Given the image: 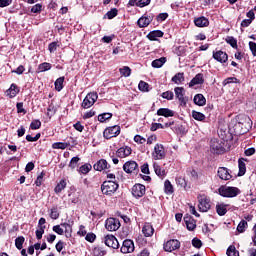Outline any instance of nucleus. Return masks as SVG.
<instances>
[{
    "label": "nucleus",
    "mask_w": 256,
    "mask_h": 256,
    "mask_svg": "<svg viewBox=\"0 0 256 256\" xmlns=\"http://www.w3.org/2000/svg\"><path fill=\"white\" fill-rule=\"evenodd\" d=\"M117 189H119V184L113 180L104 181L101 185L103 195H114Z\"/></svg>",
    "instance_id": "f257e3e1"
},
{
    "label": "nucleus",
    "mask_w": 256,
    "mask_h": 256,
    "mask_svg": "<svg viewBox=\"0 0 256 256\" xmlns=\"http://www.w3.org/2000/svg\"><path fill=\"white\" fill-rule=\"evenodd\" d=\"M218 193L221 195V197L233 198L237 197V195L241 193V190H239L237 187L221 186L218 189Z\"/></svg>",
    "instance_id": "f03ea898"
},
{
    "label": "nucleus",
    "mask_w": 256,
    "mask_h": 256,
    "mask_svg": "<svg viewBox=\"0 0 256 256\" xmlns=\"http://www.w3.org/2000/svg\"><path fill=\"white\" fill-rule=\"evenodd\" d=\"M52 231L57 233V235H63L65 233L66 237L69 238L71 237V233H73V228L69 223H61L60 225L53 226Z\"/></svg>",
    "instance_id": "7ed1b4c3"
},
{
    "label": "nucleus",
    "mask_w": 256,
    "mask_h": 256,
    "mask_svg": "<svg viewBox=\"0 0 256 256\" xmlns=\"http://www.w3.org/2000/svg\"><path fill=\"white\" fill-rule=\"evenodd\" d=\"M240 121H246L248 123V125H245L243 128V123L242 122H238L235 124L234 126V131L236 133V135H244V133H247V131H249V121H251V118H249V116H242L240 118Z\"/></svg>",
    "instance_id": "20e7f679"
},
{
    "label": "nucleus",
    "mask_w": 256,
    "mask_h": 256,
    "mask_svg": "<svg viewBox=\"0 0 256 256\" xmlns=\"http://www.w3.org/2000/svg\"><path fill=\"white\" fill-rule=\"evenodd\" d=\"M198 209L202 213H207L211 209V200L206 195H198Z\"/></svg>",
    "instance_id": "39448f33"
},
{
    "label": "nucleus",
    "mask_w": 256,
    "mask_h": 256,
    "mask_svg": "<svg viewBox=\"0 0 256 256\" xmlns=\"http://www.w3.org/2000/svg\"><path fill=\"white\" fill-rule=\"evenodd\" d=\"M99 99V95L96 92H90L86 95L82 102L83 109H89L95 105V102Z\"/></svg>",
    "instance_id": "423d86ee"
},
{
    "label": "nucleus",
    "mask_w": 256,
    "mask_h": 256,
    "mask_svg": "<svg viewBox=\"0 0 256 256\" xmlns=\"http://www.w3.org/2000/svg\"><path fill=\"white\" fill-rule=\"evenodd\" d=\"M165 156V147L162 144H156L154 146V151L152 152V159L161 161V159H165Z\"/></svg>",
    "instance_id": "0eeeda50"
},
{
    "label": "nucleus",
    "mask_w": 256,
    "mask_h": 256,
    "mask_svg": "<svg viewBox=\"0 0 256 256\" xmlns=\"http://www.w3.org/2000/svg\"><path fill=\"white\" fill-rule=\"evenodd\" d=\"M210 148L212 153H216V155H221L222 153H225V147H223V142H220L217 139L211 140Z\"/></svg>",
    "instance_id": "6e6552de"
},
{
    "label": "nucleus",
    "mask_w": 256,
    "mask_h": 256,
    "mask_svg": "<svg viewBox=\"0 0 256 256\" xmlns=\"http://www.w3.org/2000/svg\"><path fill=\"white\" fill-rule=\"evenodd\" d=\"M119 133H121V127L115 125V126L106 128L103 132V135L105 139H113V137H117Z\"/></svg>",
    "instance_id": "1a4fd4ad"
},
{
    "label": "nucleus",
    "mask_w": 256,
    "mask_h": 256,
    "mask_svg": "<svg viewBox=\"0 0 256 256\" xmlns=\"http://www.w3.org/2000/svg\"><path fill=\"white\" fill-rule=\"evenodd\" d=\"M123 171H125V173L137 174L139 173V165L133 160L127 161L123 165Z\"/></svg>",
    "instance_id": "9d476101"
},
{
    "label": "nucleus",
    "mask_w": 256,
    "mask_h": 256,
    "mask_svg": "<svg viewBox=\"0 0 256 256\" xmlns=\"http://www.w3.org/2000/svg\"><path fill=\"white\" fill-rule=\"evenodd\" d=\"M107 231H117L121 227V222L116 218H108L105 222Z\"/></svg>",
    "instance_id": "9b49d317"
},
{
    "label": "nucleus",
    "mask_w": 256,
    "mask_h": 256,
    "mask_svg": "<svg viewBox=\"0 0 256 256\" xmlns=\"http://www.w3.org/2000/svg\"><path fill=\"white\" fill-rule=\"evenodd\" d=\"M174 93H175L177 99L179 100L181 107H185V105H187V99H185V88L176 87L174 89Z\"/></svg>",
    "instance_id": "f8f14e48"
},
{
    "label": "nucleus",
    "mask_w": 256,
    "mask_h": 256,
    "mask_svg": "<svg viewBox=\"0 0 256 256\" xmlns=\"http://www.w3.org/2000/svg\"><path fill=\"white\" fill-rule=\"evenodd\" d=\"M181 247V242L179 240H169L164 244V251L171 253V251H175Z\"/></svg>",
    "instance_id": "ddd939ff"
},
{
    "label": "nucleus",
    "mask_w": 256,
    "mask_h": 256,
    "mask_svg": "<svg viewBox=\"0 0 256 256\" xmlns=\"http://www.w3.org/2000/svg\"><path fill=\"white\" fill-rule=\"evenodd\" d=\"M145 191H146L145 185H142V184H135L132 187V195L136 199L143 197V195H145Z\"/></svg>",
    "instance_id": "4468645a"
},
{
    "label": "nucleus",
    "mask_w": 256,
    "mask_h": 256,
    "mask_svg": "<svg viewBox=\"0 0 256 256\" xmlns=\"http://www.w3.org/2000/svg\"><path fill=\"white\" fill-rule=\"evenodd\" d=\"M217 175L219 179H222V181H229L233 178V175H231V172L226 167H219Z\"/></svg>",
    "instance_id": "2eb2a0df"
},
{
    "label": "nucleus",
    "mask_w": 256,
    "mask_h": 256,
    "mask_svg": "<svg viewBox=\"0 0 256 256\" xmlns=\"http://www.w3.org/2000/svg\"><path fill=\"white\" fill-rule=\"evenodd\" d=\"M120 251L121 253H133V251H135V244L132 240H124Z\"/></svg>",
    "instance_id": "dca6fc26"
},
{
    "label": "nucleus",
    "mask_w": 256,
    "mask_h": 256,
    "mask_svg": "<svg viewBox=\"0 0 256 256\" xmlns=\"http://www.w3.org/2000/svg\"><path fill=\"white\" fill-rule=\"evenodd\" d=\"M105 245L111 247L112 249H119V241L114 235H107L105 237Z\"/></svg>",
    "instance_id": "f3484780"
},
{
    "label": "nucleus",
    "mask_w": 256,
    "mask_h": 256,
    "mask_svg": "<svg viewBox=\"0 0 256 256\" xmlns=\"http://www.w3.org/2000/svg\"><path fill=\"white\" fill-rule=\"evenodd\" d=\"M132 152H133V150L131 149V147H129V146H124V147H120V148L116 151V155H117V157H119L120 159H125V157H129V155H131Z\"/></svg>",
    "instance_id": "a211bd4d"
},
{
    "label": "nucleus",
    "mask_w": 256,
    "mask_h": 256,
    "mask_svg": "<svg viewBox=\"0 0 256 256\" xmlns=\"http://www.w3.org/2000/svg\"><path fill=\"white\" fill-rule=\"evenodd\" d=\"M213 59H215L219 63H227L229 56L227 55V53L221 50H218L216 52H213Z\"/></svg>",
    "instance_id": "6ab92c4d"
},
{
    "label": "nucleus",
    "mask_w": 256,
    "mask_h": 256,
    "mask_svg": "<svg viewBox=\"0 0 256 256\" xmlns=\"http://www.w3.org/2000/svg\"><path fill=\"white\" fill-rule=\"evenodd\" d=\"M142 233L144 237H153V233H155V229L153 228V225L150 223H145L142 228Z\"/></svg>",
    "instance_id": "aec40b11"
},
{
    "label": "nucleus",
    "mask_w": 256,
    "mask_h": 256,
    "mask_svg": "<svg viewBox=\"0 0 256 256\" xmlns=\"http://www.w3.org/2000/svg\"><path fill=\"white\" fill-rule=\"evenodd\" d=\"M194 23L196 27H209V19L204 16L195 18Z\"/></svg>",
    "instance_id": "412c9836"
},
{
    "label": "nucleus",
    "mask_w": 256,
    "mask_h": 256,
    "mask_svg": "<svg viewBox=\"0 0 256 256\" xmlns=\"http://www.w3.org/2000/svg\"><path fill=\"white\" fill-rule=\"evenodd\" d=\"M157 115L162 117H173L175 112L169 108H160L157 110Z\"/></svg>",
    "instance_id": "4be33fe9"
},
{
    "label": "nucleus",
    "mask_w": 256,
    "mask_h": 256,
    "mask_svg": "<svg viewBox=\"0 0 256 256\" xmlns=\"http://www.w3.org/2000/svg\"><path fill=\"white\" fill-rule=\"evenodd\" d=\"M203 74H197L189 83V87H195V85H203Z\"/></svg>",
    "instance_id": "5701e85b"
},
{
    "label": "nucleus",
    "mask_w": 256,
    "mask_h": 256,
    "mask_svg": "<svg viewBox=\"0 0 256 256\" xmlns=\"http://www.w3.org/2000/svg\"><path fill=\"white\" fill-rule=\"evenodd\" d=\"M238 167H239L238 176L243 177V175L247 173V167L245 166V158H241L238 160Z\"/></svg>",
    "instance_id": "b1692460"
},
{
    "label": "nucleus",
    "mask_w": 256,
    "mask_h": 256,
    "mask_svg": "<svg viewBox=\"0 0 256 256\" xmlns=\"http://www.w3.org/2000/svg\"><path fill=\"white\" fill-rule=\"evenodd\" d=\"M159 37H163V31H161V30L151 31L147 35V39H149V41H157V38H159Z\"/></svg>",
    "instance_id": "393cba45"
},
{
    "label": "nucleus",
    "mask_w": 256,
    "mask_h": 256,
    "mask_svg": "<svg viewBox=\"0 0 256 256\" xmlns=\"http://www.w3.org/2000/svg\"><path fill=\"white\" fill-rule=\"evenodd\" d=\"M19 93V87L15 84H11L10 88L7 90V95L10 97V99H13V97H17Z\"/></svg>",
    "instance_id": "a878e982"
},
{
    "label": "nucleus",
    "mask_w": 256,
    "mask_h": 256,
    "mask_svg": "<svg viewBox=\"0 0 256 256\" xmlns=\"http://www.w3.org/2000/svg\"><path fill=\"white\" fill-rule=\"evenodd\" d=\"M151 21H153L151 18L146 17V16H142L139 20H138V26L140 28H145V27H149V25L151 24Z\"/></svg>",
    "instance_id": "bb28decb"
},
{
    "label": "nucleus",
    "mask_w": 256,
    "mask_h": 256,
    "mask_svg": "<svg viewBox=\"0 0 256 256\" xmlns=\"http://www.w3.org/2000/svg\"><path fill=\"white\" fill-rule=\"evenodd\" d=\"M194 103L195 105H198L199 107H203L205 103H207V100L205 99V96L203 94H196L194 96Z\"/></svg>",
    "instance_id": "cd10ccee"
},
{
    "label": "nucleus",
    "mask_w": 256,
    "mask_h": 256,
    "mask_svg": "<svg viewBox=\"0 0 256 256\" xmlns=\"http://www.w3.org/2000/svg\"><path fill=\"white\" fill-rule=\"evenodd\" d=\"M95 171H104L107 169V160L101 159L96 164H94Z\"/></svg>",
    "instance_id": "c85d7f7f"
},
{
    "label": "nucleus",
    "mask_w": 256,
    "mask_h": 256,
    "mask_svg": "<svg viewBox=\"0 0 256 256\" xmlns=\"http://www.w3.org/2000/svg\"><path fill=\"white\" fill-rule=\"evenodd\" d=\"M165 63H167V58L161 57L152 61V67H154V69H159L162 65H165Z\"/></svg>",
    "instance_id": "c756f323"
},
{
    "label": "nucleus",
    "mask_w": 256,
    "mask_h": 256,
    "mask_svg": "<svg viewBox=\"0 0 256 256\" xmlns=\"http://www.w3.org/2000/svg\"><path fill=\"white\" fill-rule=\"evenodd\" d=\"M172 81L176 85H181V83H183V81H185V76L183 73L179 72L174 77H172Z\"/></svg>",
    "instance_id": "7c9ffc66"
},
{
    "label": "nucleus",
    "mask_w": 256,
    "mask_h": 256,
    "mask_svg": "<svg viewBox=\"0 0 256 256\" xmlns=\"http://www.w3.org/2000/svg\"><path fill=\"white\" fill-rule=\"evenodd\" d=\"M216 212L220 217H223L227 213V205L225 204H218L216 205Z\"/></svg>",
    "instance_id": "2f4dec72"
},
{
    "label": "nucleus",
    "mask_w": 256,
    "mask_h": 256,
    "mask_svg": "<svg viewBox=\"0 0 256 256\" xmlns=\"http://www.w3.org/2000/svg\"><path fill=\"white\" fill-rule=\"evenodd\" d=\"M65 187H67V181L65 179H62L56 185L54 191H55V193H61V191H63V189H65Z\"/></svg>",
    "instance_id": "473e14b6"
},
{
    "label": "nucleus",
    "mask_w": 256,
    "mask_h": 256,
    "mask_svg": "<svg viewBox=\"0 0 256 256\" xmlns=\"http://www.w3.org/2000/svg\"><path fill=\"white\" fill-rule=\"evenodd\" d=\"M153 167H154V171H155V173L158 177H164L165 176V170L162 169L161 166H159V164L157 162H155L153 164Z\"/></svg>",
    "instance_id": "72a5a7b5"
},
{
    "label": "nucleus",
    "mask_w": 256,
    "mask_h": 256,
    "mask_svg": "<svg viewBox=\"0 0 256 256\" xmlns=\"http://www.w3.org/2000/svg\"><path fill=\"white\" fill-rule=\"evenodd\" d=\"M164 191L167 193V195H171L173 193V185L169 180L164 182Z\"/></svg>",
    "instance_id": "f704fd0d"
},
{
    "label": "nucleus",
    "mask_w": 256,
    "mask_h": 256,
    "mask_svg": "<svg viewBox=\"0 0 256 256\" xmlns=\"http://www.w3.org/2000/svg\"><path fill=\"white\" fill-rule=\"evenodd\" d=\"M113 117V114L111 113H103L98 116V121L100 123H105L107 120L111 119Z\"/></svg>",
    "instance_id": "c9c22d12"
},
{
    "label": "nucleus",
    "mask_w": 256,
    "mask_h": 256,
    "mask_svg": "<svg viewBox=\"0 0 256 256\" xmlns=\"http://www.w3.org/2000/svg\"><path fill=\"white\" fill-rule=\"evenodd\" d=\"M119 72L122 75V77H130L131 76V68H129V66H124L123 68H120Z\"/></svg>",
    "instance_id": "e433bc0d"
},
{
    "label": "nucleus",
    "mask_w": 256,
    "mask_h": 256,
    "mask_svg": "<svg viewBox=\"0 0 256 256\" xmlns=\"http://www.w3.org/2000/svg\"><path fill=\"white\" fill-rule=\"evenodd\" d=\"M192 117L196 121H205V114L197 111H192Z\"/></svg>",
    "instance_id": "4c0bfd02"
},
{
    "label": "nucleus",
    "mask_w": 256,
    "mask_h": 256,
    "mask_svg": "<svg viewBox=\"0 0 256 256\" xmlns=\"http://www.w3.org/2000/svg\"><path fill=\"white\" fill-rule=\"evenodd\" d=\"M138 89L140 91H143L144 93L149 92V83H147L145 81H140L138 84Z\"/></svg>",
    "instance_id": "58836bf2"
},
{
    "label": "nucleus",
    "mask_w": 256,
    "mask_h": 256,
    "mask_svg": "<svg viewBox=\"0 0 256 256\" xmlns=\"http://www.w3.org/2000/svg\"><path fill=\"white\" fill-rule=\"evenodd\" d=\"M38 69H39L40 73H43L45 71H49V70H51V64L47 63V62H44V63H42L38 66Z\"/></svg>",
    "instance_id": "ea45409f"
},
{
    "label": "nucleus",
    "mask_w": 256,
    "mask_h": 256,
    "mask_svg": "<svg viewBox=\"0 0 256 256\" xmlns=\"http://www.w3.org/2000/svg\"><path fill=\"white\" fill-rule=\"evenodd\" d=\"M245 229H247V221L242 220L237 226L238 233H245Z\"/></svg>",
    "instance_id": "a19ab883"
},
{
    "label": "nucleus",
    "mask_w": 256,
    "mask_h": 256,
    "mask_svg": "<svg viewBox=\"0 0 256 256\" xmlns=\"http://www.w3.org/2000/svg\"><path fill=\"white\" fill-rule=\"evenodd\" d=\"M63 81H65L64 77H60L55 81L56 91H61V89H63Z\"/></svg>",
    "instance_id": "79ce46f5"
},
{
    "label": "nucleus",
    "mask_w": 256,
    "mask_h": 256,
    "mask_svg": "<svg viewBox=\"0 0 256 256\" xmlns=\"http://www.w3.org/2000/svg\"><path fill=\"white\" fill-rule=\"evenodd\" d=\"M226 254L228 256H239V251H237L235 246H229V248L227 249Z\"/></svg>",
    "instance_id": "37998d69"
},
{
    "label": "nucleus",
    "mask_w": 256,
    "mask_h": 256,
    "mask_svg": "<svg viewBox=\"0 0 256 256\" xmlns=\"http://www.w3.org/2000/svg\"><path fill=\"white\" fill-rule=\"evenodd\" d=\"M80 158L79 157H73L69 163L70 169H76L79 165Z\"/></svg>",
    "instance_id": "c03bdc74"
},
{
    "label": "nucleus",
    "mask_w": 256,
    "mask_h": 256,
    "mask_svg": "<svg viewBox=\"0 0 256 256\" xmlns=\"http://www.w3.org/2000/svg\"><path fill=\"white\" fill-rule=\"evenodd\" d=\"M91 169V164H84L80 167V173H82L83 175H87V173H89Z\"/></svg>",
    "instance_id": "a18cd8bd"
},
{
    "label": "nucleus",
    "mask_w": 256,
    "mask_h": 256,
    "mask_svg": "<svg viewBox=\"0 0 256 256\" xmlns=\"http://www.w3.org/2000/svg\"><path fill=\"white\" fill-rule=\"evenodd\" d=\"M36 239H43V235L45 233V226H40L39 229L36 230Z\"/></svg>",
    "instance_id": "49530a36"
},
{
    "label": "nucleus",
    "mask_w": 256,
    "mask_h": 256,
    "mask_svg": "<svg viewBox=\"0 0 256 256\" xmlns=\"http://www.w3.org/2000/svg\"><path fill=\"white\" fill-rule=\"evenodd\" d=\"M24 243H25V238L23 236H20V237L16 238V240H15V246L18 249H23Z\"/></svg>",
    "instance_id": "de8ad7c7"
},
{
    "label": "nucleus",
    "mask_w": 256,
    "mask_h": 256,
    "mask_svg": "<svg viewBox=\"0 0 256 256\" xmlns=\"http://www.w3.org/2000/svg\"><path fill=\"white\" fill-rule=\"evenodd\" d=\"M117 14H118V10L117 8H114L106 13V17L107 19H115V17H117Z\"/></svg>",
    "instance_id": "09e8293b"
},
{
    "label": "nucleus",
    "mask_w": 256,
    "mask_h": 256,
    "mask_svg": "<svg viewBox=\"0 0 256 256\" xmlns=\"http://www.w3.org/2000/svg\"><path fill=\"white\" fill-rule=\"evenodd\" d=\"M30 129H32L33 131H35L37 129H41V121L40 120L32 121L30 124Z\"/></svg>",
    "instance_id": "8fccbe9b"
},
{
    "label": "nucleus",
    "mask_w": 256,
    "mask_h": 256,
    "mask_svg": "<svg viewBox=\"0 0 256 256\" xmlns=\"http://www.w3.org/2000/svg\"><path fill=\"white\" fill-rule=\"evenodd\" d=\"M134 141H135V143H138V145H143V144L147 143V139H145L141 135L134 136Z\"/></svg>",
    "instance_id": "3c124183"
},
{
    "label": "nucleus",
    "mask_w": 256,
    "mask_h": 256,
    "mask_svg": "<svg viewBox=\"0 0 256 256\" xmlns=\"http://www.w3.org/2000/svg\"><path fill=\"white\" fill-rule=\"evenodd\" d=\"M52 148L53 149H67V143L55 142L54 144H52Z\"/></svg>",
    "instance_id": "603ef678"
},
{
    "label": "nucleus",
    "mask_w": 256,
    "mask_h": 256,
    "mask_svg": "<svg viewBox=\"0 0 256 256\" xmlns=\"http://www.w3.org/2000/svg\"><path fill=\"white\" fill-rule=\"evenodd\" d=\"M226 42L233 47V49H237V39H234L233 37H227Z\"/></svg>",
    "instance_id": "864d4df0"
},
{
    "label": "nucleus",
    "mask_w": 256,
    "mask_h": 256,
    "mask_svg": "<svg viewBox=\"0 0 256 256\" xmlns=\"http://www.w3.org/2000/svg\"><path fill=\"white\" fill-rule=\"evenodd\" d=\"M192 245L193 247H195L196 249H201V247H203V242H201V240L199 238H194L192 240Z\"/></svg>",
    "instance_id": "5fc2aeb1"
},
{
    "label": "nucleus",
    "mask_w": 256,
    "mask_h": 256,
    "mask_svg": "<svg viewBox=\"0 0 256 256\" xmlns=\"http://www.w3.org/2000/svg\"><path fill=\"white\" fill-rule=\"evenodd\" d=\"M50 217L51 219L56 220L59 217V210L57 208H51L50 210Z\"/></svg>",
    "instance_id": "6e6d98bb"
},
{
    "label": "nucleus",
    "mask_w": 256,
    "mask_h": 256,
    "mask_svg": "<svg viewBox=\"0 0 256 256\" xmlns=\"http://www.w3.org/2000/svg\"><path fill=\"white\" fill-rule=\"evenodd\" d=\"M162 97H163V99H167L168 101H172V99H173V97H175V95L171 91H166V92L162 93Z\"/></svg>",
    "instance_id": "4d7b16f0"
},
{
    "label": "nucleus",
    "mask_w": 256,
    "mask_h": 256,
    "mask_svg": "<svg viewBox=\"0 0 256 256\" xmlns=\"http://www.w3.org/2000/svg\"><path fill=\"white\" fill-rule=\"evenodd\" d=\"M25 72V67L23 65L18 66L12 73H16V75H23Z\"/></svg>",
    "instance_id": "13d9d810"
},
{
    "label": "nucleus",
    "mask_w": 256,
    "mask_h": 256,
    "mask_svg": "<svg viewBox=\"0 0 256 256\" xmlns=\"http://www.w3.org/2000/svg\"><path fill=\"white\" fill-rule=\"evenodd\" d=\"M151 3V0H139L136 5L137 7H147Z\"/></svg>",
    "instance_id": "bf43d9fd"
},
{
    "label": "nucleus",
    "mask_w": 256,
    "mask_h": 256,
    "mask_svg": "<svg viewBox=\"0 0 256 256\" xmlns=\"http://www.w3.org/2000/svg\"><path fill=\"white\" fill-rule=\"evenodd\" d=\"M74 129L76 131H79V133H83V129H85V126H83V124H81V122H77L73 125Z\"/></svg>",
    "instance_id": "052dcab7"
},
{
    "label": "nucleus",
    "mask_w": 256,
    "mask_h": 256,
    "mask_svg": "<svg viewBox=\"0 0 256 256\" xmlns=\"http://www.w3.org/2000/svg\"><path fill=\"white\" fill-rule=\"evenodd\" d=\"M57 47H59L57 42H52L49 44L48 49H49L50 53H55V51H57Z\"/></svg>",
    "instance_id": "680f3d73"
},
{
    "label": "nucleus",
    "mask_w": 256,
    "mask_h": 256,
    "mask_svg": "<svg viewBox=\"0 0 256 256\" xmlns=\"http://www.w3.org/2000/svg\"><path fill=\"white\" fill-rule=\"evenodd\" d=\"M229 83H239V80L235 77H229L224 80V85H229Z\"/></svg>",
    "instance_id": "e2e57ef3"
},
{
    "label": "nucleus",
    "mask_w": 256,
    "mask_h": 256,
    "mask_svg": "<svg viewBox=\"0 0 256 256\" xmlns=\"http://www.w3.org/2000/svg\"><path fill=\"white\" fill-rule=\"evenodd\" d=\"M185 223H186V227H187L188 231H193V229H195V227H197V225H195L194 222L185 220Z\"/></svg>",
    "instance_id": "0e129e2a"
},
{
    "label": "nucleus",
    "mask_w": 256,
    "mask_h": 256,
    "mask_svg": "<svg viewBox=\"0 0 256 256\" xmlns=\"http://www.w3.org/2000/svg\"><path fill=\"white\" fill-rule=\"evenodd\" d=\"M249 49H250L253 57H256V43L255 42H249Z\"/></svg>",
    "instance_id": "69168bd1"
},
{
    "label": "nucleus",
    "mask_w": 256,
    "mask_h": 256,
    "mask_svg": "<svg viewBox=\"0 0 256 256\" xmlns=\"http://www.w3.org/2000/svg\"><path fill=\"white\" fill-rule=\"evenodd\" d=\"M41 9H43V6L41 4H36L31 8V12L40 13Z\"/></svg>",
    "instance_id": "338daca9"
},
{
    "label": "nucleus",
    "mask_w": 256,
    "mask_h": 256,
    "mask_svg": "<svg viewBox=\"0 0 256 256\" xmlns=\"http://www.w3.org/2000/svg\"><path fill=\"white\" fill-rule=\"evenodd\" d=\"M96 237L97 236L95 234L88 233V234H86L85 239H86V241H89V243H93V241H95Z\"/></svg>",
    "instance_id": "774afa93"
}]
</instances>
